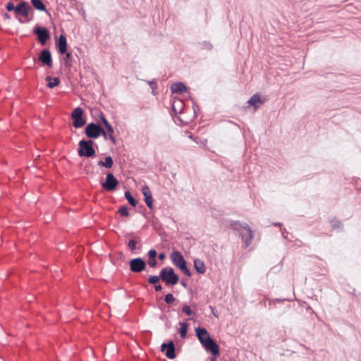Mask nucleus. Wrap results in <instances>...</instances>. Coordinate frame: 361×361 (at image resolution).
Masks as SVG:
<instances>
[{"instance_id": "obj_13", "label": "nucleus", "mask_w": 361, "mask_h": 361, "mask_svg": "<svg viewBox=\"0 0 361 361\" xmlns=\"http://www.w3.org/2000/svg\"><path fill=\"white\" fill-rule=\"evenodd\" d=\"M30 7L26 1H21L15 8V13L17 15H22L24 17H27L29 14Z\"/></svg>"}, {"instance_id": "obj_26", "label": "nucleus", "mask_w": 361, "mask_h": 361, "mask_svg": "<svg viewBox=\"0 0 361 361\" xmlns=\"http://www.w3.org/2000/svg\"><path fill=\"white\" fill-rule=\"evenodd\" d=\"M330 224L334 229L340 228L341 225V222L336 219L330 220Z\"/></svg>"}, {"instance_id": "obj_17", "label": "nucleus", "mask_w": 361, "mask_h": 361, "mask_svg": "<svg viewBox=\"0 0 361 361\" xmlns=\"http://www.w3.org/2000/svg\"><path fill=\"white\" fill-rule=\"evenodd\" d=\"M263 102L262 101L260 96L259 94H253L250 99L247 101V103L250 105L254 106L255 109L258 108L259 106L258 104H262Z\"/></svg>"}, {"instance_id": "obj_31", "label": "nucleus", "mask_w": 361, "mask_h": 361, "mask_svg": "<svg viewBox=\"0 0 361 361\" xmlns=\"http://www.w3.org/2000/svg\"><path fill=\"white\" fill-rule=\"evenodd\" d=\"M142 192L145 197L146 196H152L151 190L147 185H145V187L142 188Z\"/></svg>"}, {"instance_id": "obj_14", "label": "nucleus", "mask_w": 361, "mask_h": 361, "mask_svg": "<svg viewBox=\"0 0 361 361\" xmlns=\"http://www.w3.org/2000/svg\"><path fill=\"white\" fill-rule=\"evenodd\" d=\"M56 47L59 49V52L61 54L66 53L67 51V40L63 35L59 36V39L56 42Z\"/></svg>"}, {"instance_id": "obj_38", "label": "nucleus", "mask_w": 361, "mask_h": 361, "mask_svg": "<svg viewBox=\"0 0 361 361\" xmlns=\"http://www.w3.org/2000/svg\"><path fill=\"white\" fill-rule=\"evenodd\" d=\"M147 82L153 91L157 88V84L155 81H147Z\"/></svg>"}, {"instance_id": "obj_5", "label": "nucleus", "mask_w": 361, "mask_h": 361, "mask_svg": "<svg viewBox=\"0 0 361 361\" xmlns=\"http://www.w3.org/2000/svg\"><path fill=\"white\" fill-rule=\"evenodd\" d=\"M160 278L166 285H176L179 277L171 267H164L160 271Z\"/></svg>"}, {"instance_id": "obj_11", "label": "nucleus", "mask_w": 361, "mask_h": 361, "mask_svg": "<svg viewBox=\"0 0 361 361\" xmlns=\"http://www.w3.org/2000/svg\"><path fill=\"white\" fill-rule=\"evenodd\" d=\"M171 259L173 264L180 269L186 265V261L178 251H174L171 254Z\"/></svg>"}, {"instance_id": "obj_22", "label": "nucleus", "mask_w": 361, "mask_h": 361, "mask_svg": "<svg viewBox=\"0 0 361 361\" xmlns=\"http://www.w3.org/2000/svg\"><path fill=\"white\" fill-rule=\"evenodd\" d=\"M180 327L179 329V332L180 334V336L182 338H185L187 334L188 325L185 322H180Z\"/></svg>"}, {"instance_id": "obj_45", "label": "nucleus", "mask_w": 361, "mask_h": 361, "mask_svg": "<svg viewBox=\"0 0 361 361\" xmlns=\"http://www.w3.org/2000/svg\"><path fill=\"white\" fill-rule=\"evenodd\" d=\"M274 225L276 226H281L282 225V224L281 223H275V224H274Z\"/></svg>"}, {"instance_id": "obj_3", "label": "nucleus", "mask_w": 361, "mask_h": 361, "mask_svg": "<svg viewBox=\"0 0 361 361\" xmlns=\"http://www.w3.org/2000/svg\"><path fill=\"white\" fill-rule=\"evenodd\" d=\"M85 133L90 140L97 139L99 136H103L105 140H107V133L106 130L99 125L92 122L88 123L85 128Z\"/></svg>"}, {"instance_id": "obj_37", "label": "nucleus", "mask_w": 361, "mask_h": 361, "mask_svg": "<svg viewBox=\"0 0 361 361\" xmlns=\"http://www.w3.org/2000/svg\"><path fill=\"white\" fill-rule=\"evenodd\" d=\"M99 118H100L101 122L104 124V126L109 124V122L106 120V118L104 117L103 114H101V115L99 116Z\"/></svg>"}, {"instance_id": "obj_4", "label": "nucleus", "mask_w": 361, "mask_h": 361, "mask_svg": "<svg viewBox=\"0 0 361 361\" xmlns=\"http://www.w3.org/2000/svg\"><path fill=\"white\" fill-rule=\"evenodd\" d=\"M94 142L92 140H81L78 143V153L80 157H92L95 155L93 148Z\"/></svg>"}, {"instance_id": "obj_7", "label": "nucleus", "mask_w": 361, "mask_h": 361, "mask_svg": "<svg viewBox=\"0 0 361 361\" xmlns=\"http://www.w3.org/2000/svg\"><path fill=\"white\" fill-rule=\"evenodd\" d=\"M118 184V181L114 174L109 173L106 174L105 181L102 183V187L106 191H114L116 188Z\"/></svg>"}, {"instance_id": "obj_10", "label": "nucleus", "mask_w": 361, "mask_h": 361, "mask_svg": "<svg viewBox=\"0 0 361 361\" xmlns=\"http://www.w3.org/2000/svg\"><path fill=\"white\" fill-rule=\"evenodd\" d=\"M161 351L164 353L166 357L173 360L176 357V348L173 341L163 343L161 345Z\"/></svg>"}, {"instance_id": "obj_35", "label": "nucleus", "mask_w": 361, "mask_h": 361, "mask_svg": "<svg viewBox=\"0 0 361 361\" xmlns=\"http://www.w3.org/2000/svg\"><path fill=\"white\" fill-rule=\"evenodd\" d=\"M6 8L8 11H15L16 8L14 7V5L12 2H8L6 4Z\"/></svg>"}, {"instance_id": "obj_23", "label": "nucleus", "mask_w": 361, "mask_h": 361, "mask_svg": "<svg viewBox=\"0 0 361 361\" xmlns=\"http://www.w3.org/2000/svg\"><path fill=\"white\" fill-rule=\"evenodd\" d=\"M125 197L128 201L129 204L133 207H135L137 204V201L134 199V197L131 195L129 191L125 192Z\"/></svg>"}, {"instance_id": "obj_16", "label": "nucleus", "mask_w": 361, "mask_h": 361, "mask_svg": "<svg viewBox=\"0 0 361 361\" xmlns=\"http://www.w3.org/2000/svg\"><path fill=\"white\" fill-rule=\"evenodd\" d=\"M194 267L195 271L199 274H204L206 271V267L204 262L200 259H195L194 260Z\"/></svg>"}, {"instance_id": "obj_40", "label": "nucleus", "mask_w": 361, "mask_h": 361, "mask_svg": "<svg viewBox=\"0 0 361 361\" xmlns=\"http://www.w3.org/2000/svg\"><path fill=\"white\" fill-rule=\"evenodd\" d=\"M154 289L156 291H161L162 289V287L160 284H154Z\"/></svg>"}, {"instance_id": "obj_24", "label": "nucleus", "mask_w": 361, "mask_h": 361, "mask_svg": "<svg viewBox=\"0 0 361 361\" xmlns=\"http://www.w3.org/2000/svg\"><path fill=\"white\" fill-rule=\"evenodd\" d=\"M200 47L202 49H207L209 51L212 50L213 48V46L211 42L207 41H204L201 43H200Z\"/></svg>"}, {"instance_id": "obj_28", "label": "nucleus", "mask_w": 361, "mask_h": 361, "mask_svg": "<svg viewBox=\"0 0 361 361\" xmlns=\"http://www.w3.org/2000/svg\"><path fill=\"white\" fill-rule=\"evenodd\" d=\"M145 202L147 204V206L149 208V209H152V207H153V198H152V196H146L145 197Z\"/></svg>"}, {"instance_id": "obj_9", "label": "nucleus", "mask_w": 361, "mask_h": 361, "mask_svg": "<svg viewBox=\"0 0 361 361\" xmlns=\"http://www.w3.org/2000/svg\"><path fill=\"white\" fill-rule=\"evenodd\" d=\"M129 266L132 272L140 273L145 269L146 262L141 257H137L129 262Z\"/></svg>"}, {"instance_id": "obj_44", "label": "nucleus", "mask_w": 361, "mask_h": 361, "mask_svg": "<svg viewBox=\"0 0 361 361\" xmlns=\"http://www.w3.org/2000/svg\"><path fill=\"white\" fill-rule=\"evenodd\" d=\"M216 356L213 355V357L211 358L210 361H216Z\"/></svg>"}, {"instance_id": "obj_20", "label": "nucleus", "mask_w": 361, "mask_h": 361, "mask_svg": "<svg viewBox=\"0 0 361 361\" xmlns=\"http://www.w3.org/2000/svg\"><path fill=\"white\" fill-rule=\"evenodd\" d=\"M46 81H47V86L49 88H54L58 86L60 83V80L59 78H52L51 76H47L45 78Z\"/></svg>"}, {"instance_id": "obj_18", "label": "nucleus", "mask_w": 361, "mask_h": 361, "mask_svg": "<svg viewBox=\"0 0 361 361\" xmlns=\"http://www.w3.org/2000/svg\"><path fill=\"white\" fill-rule=\"evenodd\" d=\"M97 164L99 166H103L106 169H110L113 166L114 161L111 156H107L105 157L104 161H99Z\"/></svg>"}, {"instance_id": "obj_39", "label": "nucleus", "mask_w": 361, "mask_h": 361, "mask_svg": "<svg viewBox=\"0 0 361 361\" xmlns=\"http://www.w3.org/2000/svg\"><path fill=\"white\" fill-rule=\"evenodd\" d=\"M64 54H66L65 63H66V64H67L68 63V61L71 60V54L70 52H68V51H66V53H65Z\"/></svg>"}, {"instance_id": "obj_8", "label": "nucleus", "mask_w": 361, "mask_h": 361, "mask_svg": "<svg viewBox=\"0 0 361 361\" xmlns=\"http://www.w3.org/2000/svg\"><path fill=\"white\" fill-rule=\"evenodd\" d=\"M33 33L37 35L38 41L42 45L45 44L50 37L48 30L38 25H36L33 29Z\"/></svg>"}, {"instance_id": "obj_29", "label": "nucleus", "mask_w": 361, "mask_h": 361, "mask_svg": "<svg viewBox=\"0 0 361 361\" xmlns=\"http://www.w3.org/2000/svg\"><path fill=\"white\" fill-rule=\"evenodd\" d=\"M137 241H135V240H130L128 243V248L131 250V251H134L137 249Z\"/></svg>"}, {"instance_id": "obj_41", "label": "nucleus", "mask_w": 361, "mask_h": 361, "mask_svg": "<svg viewBox=\"0 0 361 361\" xmlns=\"http://www.w3.org/2000/svg\"><path fill=\"white\" fill-rule=\"evenodd\" d=\"M4 18L6 19V20H9L11 18V15L8 14V13H5L4 14Z\"/></svg>"}, {"instance_id": "obj_21", "label": "nucleus", "mask_w": 361, "mask_h": 361, "mask_svg": "<svg viewBox=\"0 0 361 361\" xmlns=\"http://www.w3.org/2000/svg\"><path fill=\"white\" fill-rule=\"evenodd\" d=\"M31 3L35 9L41 11H46V6L42 0H31Z\"/></svg>"}, {"instance_id": "obj_42", "label": "nucleus", "mask_w": 361, "mask_h": 361, "mask_svg": "<svg viewBox=\"0 0 361 361\" xmlns=\"http://www.w3.org/2000/svg\"><path fill=\"white\" fill-rule=\"evenodd\" d=\"M164 258H165V255H164V253H160V254L159 255V259H164Z\"/></svg>"}, {"instance_id": "obj_27", "label": "nucleus", "mask_w": 361, "mask_h": 361, "mask_svg": "<svg viewBox=\"0 0 361 361\" xmlns=\"http://www.w3.org/2000/svg\"><path fill=\"white\" fill-rule=\"evenodd\" d=\"M160 279H161L160 275L159 276H151L148 279V282L150 284H156L159 281Z\"/></svg>"}, {"instance_id": "obj_19", "label": "nucleus", "mask_w": 361, "mask_h": 361, "mask_svg": "<svg viewBox=\"0 0 361 361\" xmlns=\"http://www.w3.org/2000/svg\"><path fill=\"white\" fill-rule=\"evenodd\" d=\"M105 128L106 129V132L107 133V139H109L113 144L116 145V140L114 136V129L113 126L109 123L106 125Z\"/></svg>"}, {"instance_id": "obj_25", "label": "nucleus", "mask_w": 361, "mask_h": 361, "mask_svg": "<svg viewBox=\"0 0 361 361\" xmlns=\"http://www.w3.org/2000/svg\"><path fill=\"white\" fill-rule=\"evenodd\" d=\"M118 213L123 216H128L129 212L127 206H122L118 209Z\"/></svg>"}, {"instance_id": "obj_6", "label": "nucleus", "mask_w": 361, "mask_h": 361, "mask_svg": "<svg viewBox=\"0 0 361 361\" xmlns=\"http://www.w3.org/2000/svg\"><path fill=\"white\" fill-rule=\"evenodd\" d=\"M83 110L80 107L75 108L71 113V118H73V126L75 128H80L82 127L86 121L83 118Z\"/></svg>"}, {"instance_id": "obj_15", "label": "nucleus", "mask_w": 361, "mask_h": 361, "mask_svg": "<svg viewBox=\"0 0 361 361\" xmlns=\"http://www.w3.org/2000/svg\"><path fill=\"white\" fill-rule=\"evenodd\" d=\"M171 90L173 93L180 94L187 91V87L181 82H176L171 85Z\"/></svg>"}, {"instance_id": "obj_33", "label": "nucleus", "mask_w": 361, "mask_h": 361, "mask_svg": "<svg viewBox=\"0 0 361 361\" xmlns=\"http://www.w3.org/2000/svg\"><path fill=\"white\" fill-rule=\"evenodd\" d=\"M147 255H148L149 259H152V258L156 259L157 252L154 249H152L148 251Z\"/></svg>"}, {"instance_id": "obj_1", "label": "nucleus", "mask_w": 361, "mask_h": 361, "mask_svg": "<svg viewBox=\"0 0 361 361\" xmlns=\"http://www.w3.org/2000/svg\"><path fill=\"white\" fill-rule=\"evenodd\" d=\"M196 336L200 343L212 355L217 356L219 354V348L217 343L212 339L205 328L197 327L195 329Z\"/></svg>"}, {"instance_id": "obj_36", "label": "nucleus", "mask_w": 361, "mask_h": 361, "mask_svg": "<svg viewBox=\"0 0 361 361\" xmlns=\"http://www.w3.org/2000/svg\"><path fill=\"white\" fill-rule=\"evenodd\" d=\"M180 270L188 276H190L192 275L191 271L187 267V264Z\"/></svg>"}, {"instance_id": "obj_32", "label": "nucleus", "mask_w": 361, "mask_h": 361, "mask_svg": "<svg viewBox=\"0 0 361 361\" xmlns=\"http://www.w3.org/2000/svg\"><path fill=\"white\" fill-rule=\"evenodd\" d=\"M182 311L188 316H191L192 314V311L191 310L190 306L187 305L183 306Z\"/></svg>"}, {"instance_id": "obj_12", "label": "nucleus", "mask_w": 361, "mask_h": 361, "mask_svg": "<svg viewBox=\"0 0 361 361\" xmlns=\"http://www.w3.org/2000/svg\"><path fill=\"white\" fill-rule=\"evenodd\" d=\"M39 60L42 63L43 65H46L48 67L52 66V58L51 52L48 49H43L41 51L39 55Z\"/></svg>"}, {"instance_id": "obj_30", "label": "nucleus", "mask_w": 361, "mask_h": 361, "mask_svg": "<svg viewBox=\"0 0 361 361\" xmlns=\"http://www.w3.org/2000/svg\"><path fill=\"white\" fill-rule=\"evenodd\" d=\"M176 298L173 297V295L171 293H168L165 296V302L167 304H171L175 301Z\"/></svg>"}, {"instance_id": "obj_43", "label": "nucleus", "mask_w": 361, "mask_h": 361, "mask_svg": "<svg viewBox=\"0 0 361 361\" xmlns=\"http://www.w3.org/2000/svg\"><path fill=\"white\" fill-rule=\"evenodd\" d=\"M180 284L184 287L187 288V283L185 281H181Z\"/></svg>"}, {"instance_id": "obj_34", "label": "nucleus", "mask_w": 361, "mask_h": 361, "mask_svg": "<svg viewBox=\"0 0 361 361\" xmlns=\"http://www.w3.org/2000/svg\"><path fill=\"white\" fill-rule=\"evenodd\" d=\"M147 264L150 267H155L157 264V262L156 259L152 258L148 259Z\"/></svg>"}, {"instance_id": "obj_2", "label": "nucleus", "mask_w": 361, "mask_h": 361, "mask_svg": "<svg viewBox=\"0 0 361 361\" xmlns=\"http://www.w3.org/2000/svg\"><path fill=\"white\" fill-rule=\"evenodd\" d=\"M230 226L231 228L235 231H238L240 227L245 231V233H241L240 235L245 247H247L251 244L253 239V233L249 225L245 223L242 224L238 221H233L231 222Z\"/></svg>"}]
</instances>
